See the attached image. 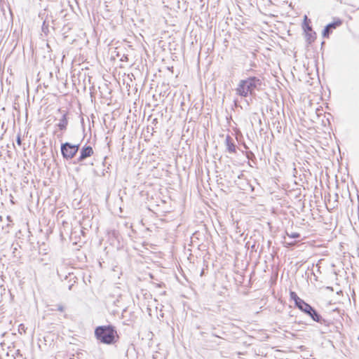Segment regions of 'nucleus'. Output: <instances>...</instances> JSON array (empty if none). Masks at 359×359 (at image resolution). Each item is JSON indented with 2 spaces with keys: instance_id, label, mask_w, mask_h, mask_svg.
I'll return each mask as SVG.
<instances>
[{
  "instance_id": "5",
  "label": "nucleus",
  "mask_w": 359,
  "mask_h": 359,
  "mask_svg": "<svg viewBox=\"0 0 359 359\" xmlns=\"http://www.w3.org/2000/svg\"><path fill=\"white\" fill-rule=\"evenodd\" d=\"M93 149L90 147H86L82 149L81 151V156L79 157V161H83L87 157L90 156L93 154Z\"/></svg>"
},
{
  "instance_id": "6",
  "label": "nucleus",
  "mask_w": 359,
  "mask_h": 359,
  "mask_svg": "<svg viewBox=\"0 0 359 359\" xmlns=\"http://www.w3.org/2000/svg\"><path fill=\"white\" fill-rule=\"evenodd\" d=\"M287 237L284 238V243L287 245H294L293 242L287 241V238H297L299 237V234L297 232L286 233Z\"/></svg>"
},
{
  "instance_id": "1",
  "label": "nucleus",
  "mask_w": 359,
  "mask_h": 359,
  "mask_svg": "<svg viewBox=\"0 0 359 359\" xmlns=\"http://www.w3.org/2000/svg\"><path fill=\"white\" fill-rule=\"evenodd\" d=\"M258 85H260L259 79L255 77H250L239 81L236 92L240 96L247 97L248 95L253 94Z\"/></svg>"
},
{
  "instance_id": "7",
  "label": "nucleus",
  "mask_w": 359,
  "mask_h": 359,
  "mask_svg": "<svg viewBox=\"0 0 359 359\" xmlns=\"http://www.w3.org/2000/svg\"><path fill=\"white\" fill-rule=\"evenodd\" d=\"M67 125V120L66 118V115L64 114L62 116V118L60 121V123H58V127L60 130H65Z\"/></svg>"
},
{
  "instance_id": "8",
  "label": "nucleus",
  "mask_w": 359,
  "mask_h": 359,
  "mask_svg": "<svg viewBox=\"0 0 359 359\" xmlns=\"http://www.w3.org/2000/svg\"><path fill=\"white\" fill-rule=\"evenodd\" d=\"M304 25H303V28H304V31L305 32L311 31V27L309 26V25L308 23V18H307L306 15H304Z\"/></svg>"
},
{
  "instance_id": "4",
  "label": "nucleus",
  "mask_w": 359,
  "mask_h": 359,
  "mask_svg": "<svg viewBox=\"0 0 359 359\" xmlns=\"http://www.w3.org/2000/svg\"><path fill=\"white\" fill-rule=\"evenodd\" d=\"M79 149L78 145L65 143L62 145L61 151L63 156L66 158H72Z\"/></svg>"
},
{
  "instance_id": "9",
  "label": "nucleus",
  "mask_w": 359,
  "mask_h": 359,
  "mask_svg": "<svg viewBox=\"0 0 359 359\" xmlns=\"http://www.w3.org/2000/svg\"><path fill=\"white\" fill-rule=\"evenodd\" d=\"M290 297L292 299H294V301L295 302V304L297 305V299H301L295 292H290Z\"/></svg>"
},
{
  "instance_id": "13",
  "label": "nucleus",
  "mask_w": 359,
  "mask_h": 359,
  "mask_svg": "<svg viewBox=\"0 0 359 359\" xmlns=\"http://www.w3.org/2000/svg\"><path fill=\"white\" fill-rule=\"evenodd\" d=\"M18 144H20V138H19V137H18Z\"/></svg>"
},
{
  "instance_id": "10",
  "label": "nucleus",
  "mask_w": 359,
  "mask_h": 359,
  "mask_svg": "<svg viewBox=\"0 0 359 359\" xmlns=\"http://www.w3.org/2000/svg\"><path fill=\"white\" fill-rule=\"evenodd\" d=\"M340 24H341L340 22H334V23H330L327 26L329 27L330 29H334V28H336L337 26L339 25Z\"/></svg>"
},
{
  "instance_id": "3",
  "label": "nucleus",
  "mask_w": 359,
  "mask_h": 359,
  "mask_svg": "<svg viewBox=\"0 0 359 359\" xmlns=\"http://www.w3.org/2000/svg\"><path fill=\"white\" fill-rule=\"evenodd\" d=\"M301 311L309 314L313 320L318 322L319 316L316 313L315 310L303 299H297L296 305Z\"/></svg>"
},
{
  "instance_id": "12",
  "label": "nucleus",
  "mask_w": 359,
  "mask_h": 359,
  "mask_svg": "<svg viewBox=\"0 0 359 359\" xmlns=\"http://www.w3.org/2000/svg\"><path fill=\"white\" fill-rule=\"evenodd\" d=\"M234 149V146L233 145H229V150L230 151H233Z\"/></svg>"
},
{
  "instance_id": "2",
  "label": "nucleus",
  "mask_w": 359,
  "mask_h": 359,
  "mask_svg": "<svg viewBox=\"0 0 359 359\" xmlns=\"http://www.w3.org/2000/svg\"><path fill=\"white\" fill-rule=\"evenodd\" d=\"M97 338L105 344H111L115 337V331L111 327H100L95 330Z\"/></svg>"
},
{
  "instance_id": "11",
  "label": "nucleus",
  "mask_w": 359,
  "mask_h": 359,
  "mask_svg": "<svg viewBox=\"0 0 359 359\" xmlns=\"http://www.w3.org/2000/svg\"><path fill=\"white\" fill-rule=\"evenodd\" d=\"M330 29L329 28V27L326 26V27L324 29L323 33V36H325V37L328 36L329 32H330Z\"/></svg>"
}]
</instances>
